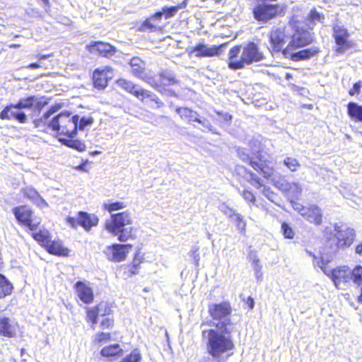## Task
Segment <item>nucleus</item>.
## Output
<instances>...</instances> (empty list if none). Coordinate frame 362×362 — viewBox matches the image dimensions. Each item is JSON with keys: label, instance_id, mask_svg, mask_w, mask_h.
<instances>
[{"label": "nucleus", "instance_id": "23", "mask_svg": "<svg viewBox=\"0 0 362 362\" xmlns=\"http://www.w3.org/2000/svg\"><path fill=\"white\" fill-rule=\"evenodd\" d=\"M145 262V254L138 249L134 254L132 260L130 263L124 266V274L132 277L139 274L141 269V264Z\"/></svg>", "mask_w": 362, "mask_h": 362}, {"label": "nucleus", "instance_id": "19", "mask_svg": "<svg viewBox=\"0 0 362 362\" xmlns=\"http://www.w3.org/2000/svg\"><path fill=\"white\" fill-rule=\"evenodd\" d=\"M164 27L160 13L156 11L139 23L137 30L143 33H162Z\"/></svg>", "mask_w": 362, "mask_h": 362}, {"label": "nucleus", "instance_id": "10", "mask_svg": "<svg viewBox=\"0 0 362 362\" xmlns=\"http://www.w3.org/2000/svg\"><path fill=\"white\" fill-rule=\"evenodd\" d=\"M147 83L161 94H166L171 97L177 96L170 87L179 85L180 81L174 74L168 71H163L156 76L151 75Z\"/></svg>", "mask_w": 362, "mask_h": 362}, {"label": "nucleus", "instance_id": "30", "mask_svg": "<svg viewBox=\"0 0 362 362\" xmlns=\"http://www.w3.org/2000/svg\"><path fill=\"white\" fill-rule=\"evenodd\" d=\"M129 65L131 71L135 76L142 79L146 83L148 82V78H150L151 75L148 74L145 68V63L143 60L139 57H132L130 59Z\"/></svg>", "mask_w": 362, "mask_h": 362}, {"label": "nucleus", "instance_id": "1", "mask_svg": "<svg viewBox=\"0 0 362 362\" xmlns=\"http://www.w3.org/2000/svg\"><path fill=\"white\" fill-rule=\"evenodd\" d=\"M208 313L214 321V328L203 329L206 337V352L216 362H226L233 356L235 349L233 333L235 324L230 319L232 307L229 301L209 305Z\"/></svg>", "mask_w": 362, "mask_h": 362}, {"label": "nucleus", "instance_id": "46", "mask_svg": "<svg viewBox=\"0 0 362 362\" xmlns=\"http://www.w3.org/2000/svg\"><path fill=\"white\" fill-rule=\"evenodd\" d=\"M281 232L284 237L286 239H293L295 236V232L293 228L286 222L281 223Z\"/></svg>", "mask_w": 362, "mask_h": 362}, {"label": "nucleus", "instance_id": "57", "mask_svg": "<svg viewBox=\"0 0 362 362\" xmlns=\"http://www.w3.org/2000/svg\"><path fill=\"white\" fill-rule=\"evenodd\" d=\"M52 56H53V53H49V54H38L36 56V58L38 60H43V59H47L49 57H51Z\"/></svg>", "mask_w": 362, "mask_h": 362}, {"label": "nucleus", "instance_id": "3", "mask_svg": "<svg viewBox=\"0 0 362 362\" xmlns=\"http://www.w3.org/2000/svg\"><path fill=\"white\" fill-rule=\"evenodd\" d=\"M264 55L259 50L258 46L253 42L245 45H237L228 52V66L233 70L243 69L245 66L259 62Z\"/></svg>", "mask_w": 362, "mask_h": 362}, {"label": "nucleus", "instance_id": "41", "mask_svg": "<svg viewBox=\"0 0 362 362\" xmlns=\"http://www.w3.org/2000/svg\"><path fill=\"white\" fill-rule=\"evenodd\" d=\"M351 281L356 285H362V266L357 264L351 269Z\"/></svg>", "mask_w": 362, "mask_h": 362}, {"label": "nucleus", "instance_id": "56", "mask_svg": "<svg viewBox=\"0 0 362 362\" xmlns=\"http://www.w3.org/2000/svg\"><path fill=\"white\" fill-rule=\"evenodd\" d=\"M42 64L40 63H37V62L30 63L26 66V68L30 69H39V68H42Z\"/></svg>", "mask_w": 362, "mask_h": 362}, {"label": "nucleus", "instance_id": "7", "mask_svg": "<svg viewBox=\"0 0 362 362\" xmlns=\"http://www.w3.org/2000/svg\"><path fill=\"white\" fill-rule=\"evenodd\" d=\"M238 156L242 161L249 165L263 178L270 180L274 177L275 168L273 163L265 158L262 151L250 153L243 149L238 151Z\"/></svg>", "mask_w": 362, "mask_h": 362}, {"label": "nucleus", "instance_id": "9", "mask_svg": "<svg viewBox=\"0 0 362 362\" xmlns=\"http://www.w3.org/2000/svg\"><path fill=\"white\" fill-rule=\"evenodd\" d=\"M267 37V49L271 54L281 53L284 57L289 54V35L285 27H272L268 32Z\"/></svg>", "mask_w": 362, "mask_h": 362}, {"label": "nucleus", "instance_id": "16", "mask_svg": "<svg viewBox=\"0 0 362 362\" xmlns=\"http://www.w3.org/2000/svg\"><path fill=\"white\" fill-rule=\"evenodd\" d=\"M112 74L113 69L110 66L95 69L91 76L93 86L97 90H104L112 78Z\"/></svg>", "mask_w": 362, "mask_h": 362}, {"label": "nucleus", "instance_id": "24", "mask_svg": "<svg viewBox=\"0 0 362 362\" xmlns=\"http://www.w3.org/2000/svg\"><path fill=\"white\" fill-rule=\"evenodd\" d=\"M16 109H18L16 107V104L6 105L0 112V119L2 120L15 119L21 124L25 123L28 120L25 113L21 111H16Z\"/></svg>", "mask_w": 362, "mask_h": 362}, {"label": "nucleus", "instance_id": "40", "mask_svg": "<svg viewBox=\"0 0 362 362\" xmlns=\"http://www.w3.org/2000/svg\"><path fill=\"white\" fill-rule=\"evenodd\" d=\"M116 83L122 89L132 95H133L134 91H135L138 86L132 81L122 78H118L116 81Z\"/></svg>", "mask_w": 362, "mask_h": 362}, {"label": "nucleus", "instance_id": "27", "mask_svg": "<svg viewBox=\"0 0 362 362\" xmlns=\"http://www.w3.org/2000/svg\"><path fill=\"white\" fill-rule=\"evenodd\" d=\"M295 49H290L289 54L286 55L285 57L291 59L293 62H300L311 59L317 56L320 52L318 47H311L309 48L300 49L294 52Z\"/></svg>", "mask_w": 362, "mask_h": 362}, {"label": "nucleus", "instance_id": "17", "mask_svg": "<svg viewBox=\"0 0 362 362\" xmlns=\"http://www.w3.org/2000/svg\"><path fill=\"white\" fill-rule=\"evenodd\" d=\"M132 248V244L113 243L107 247L105 254L109 261L121 262L126 260Z\"/></svg>", "mask_w": 362, "mask_h": 362}, {"label": "nucleus", "instance_id": "54", "mask_svg": "<svg viewBox=\"0 0 362 362\" xmlns=\"http://www.w3.org/2000/svg\"><path fill=\"white\" fill-rule=\"evenodd\" d=\"M244 303L247 305L248 310H252L255 307V301L252 297L248 296L243 300Z\"/></svg>", "mask_w": 362, "mask_h": 362}, {"label": "nucleus", "instance_id": "59", "mask_svg": "<svg viewBox=\"0 0 362 362\" xmlns=\"http://www.w3.org/2000/svg\"><path fill=\"white\" fill-rule=\"evenodd\" d=\"M357 302L358 303H362V286H361V288L360 294L357 297Z\"/></svg>", "mask_w": 362, "mask_h": 362}, {"label": "nucleus", "instance_id": "63", "mask_svg": "<svg viewBox=\"0 0 362 362\" xmlns=\"http://www.w3.org/2000/svg\"><path fill=\"white\" fill-rule=\"evenodd\" d=\"M42 1V3L44 4V5L47 7H49L50 6V3H49V0H41Z\"/></svg>", "mask_w": 362, "mask_h": 362}, {"label": "nucleus", "instance_id": "61", "mask_svg": "<svg viewBox=\"0 0 362 362\" xmlns=\"http://www.w3.org/2000/svg\"><path fill=\"white\" fill-rule=\"evenodd\" d=\"M20 47H21L20 44H16V43H13V44H11L8 45L9 48H13V49H17V48H19Z\"/></svg>", "mask_w": 362, "mask_h": 362}, {"label": "nucleus", "instance_id": "50", "mask_svg": "<svg viewBox=\"0 0 362 362\" xmlns=\"http://www.w3.org/2000/svg\"><path fill=\"white\" fill-rule=\"evenodd\" d=\"M93 122V119L90 117H81L80 119H78V122L77 123V130H83L86 127L90 125Z\"/></svg>", "mask_w": 362, "mask_h": 362}, {"label": "nucleus", "instance_id": "11", "mask_svg": "<svg viewBox=\"0 0 362 362\" xmlns=\"http://www.w3.org/2000/svg\"><path fill=\"white\" fill-rule=\"evenodd\" d=\"M12 212L18 224L33 233L40 226L41 218L35 216L34 211L28 205L16 206Z\"/></svg>", "mask_w": 362, "mask_h": 362}, {"label": "nucleus", "instance_id": "55", "mask_svg": "<svg viewBox=\"0 0 362 362\" xmlns=\"http://www.w3.org/2000/svg\"><path fill=\"white\" fill-rule=\"evenodd\" d=\"M354 252L358 257H362V241L357 243L354 247Z\"/></svg>", "mask_w": 362, "mask_h": 362}, {"label": "nucleus", "instance_id": "52", "mask_svg": "<svg viewBox=\"0 0 362 362\" xmlns=\"http://www.w3.org/2000/svg\"><path fill=\"white\" fill-rule=\"evenodd\" d=\"M262 193L272 202H274V199L277 196V194L269 187H264Z\"/></svg>", "mask_w": 362, "mask_h": 362}, {"label": "nucleus", "instance_id": "31", "mask_svg": "<svg viewBox=\"0 0 362 362\" xmlns=\"http://www.w3.org/2000/svg\"><path fill=\"white\" fill-rule=\"evenodd\" d=\"M100 354L108 361H113L122 356L124 351L119 344H112L102 348Z\"/></svg>", "mask_w": 362, "mask_h": 362}, {"label": "nucleus", "instance_id": "2", "mask_svg": "<svg viewBox=\"0 0 362 362\" xmlns=\"http://www.w3.org/2000/svg\"><path fill=\"white\" fill-rule=\"evenodd\" d=\"M78 115H73L71 112L63 111L52 117V130L56 132L58 140L65 146L82 151L85 144L75 139L77 134Z\"/></svg>", "mask_w": 362, "mask_h": 362}, {"label": "nucleus", "instance_id": "37", "mask_svg": "<svg viewBox=\"0 0 362 362\" xmlns=\"http://www.w3.org/2000/svg\"><path fill=\"white\" fill-rule=\"evenodd\" d=\"M118 334V332H104L100 331L95 334L94 339L93 340V342L94 344L96 345H102L103 344H106L107 342H110V341L115 340L116 338L115 336H116Z\"/></svg>", "mask_w": 362, "mask_h": 362}, {"label": "nucleus", "instance_id": "32", "mask_svg": "<svg viewBox=\"0 0 362 362\" xmlns=\"http://www.w3.org/2000/svg\"><path fill=\"white\" fill-rule=\"evenodd\" d=\"M132 95L143 103L148 100L153 102L156 105L157 107H161L163 106V103L155 93L148 90L139 88V86H137L135 91H134Z\"/></svg>", "mask_w": 362, "mask_h": 362}, {"label": "nucleus", "instance_id": "49", "mask_svg": "<svg viewBox=\"0 0 362 362\" xmlns=\"http://www.w3.org/2000/svg\"><path fill=\"white\" fill-rule=\"evenodd\" d=\"M242 197L243 199L248 203L255 204L256 202V197L255 194L252 192V190L245 189H244L241 193Z\"/></svg>", "mask_w": 362, "mask_h": 362}, {"label": "nucleus", "instance_id": "20", "mask_svg": "<svg viewBox=\"0 0 362 362\" xmlns=\"http://www.w3.org/2000/svg\"><path fill=\"white\" fill-rule=\"evenodd\" d=\"M86 49L90 54L105 58H110L117 52V49L115 46L103 41L91 42L86 46Z\"/></svg>", "mask_w": 362, "mask_h": 362}, {"label": "nucleus", "instance_id": "36", "mask_svg": "<svg viewBox=\"0 0 362 362\" xmlns=\"http://www.w3.org/2000/svg\"><path fill=\"white\" fill-rule=\"evenodd\" d=\"M274 185L279 189L289 192L294 197L299 196L302 192L301 186L298 182H286V184L274 182Z\"/></svg>", "mask_w": 362, "mask_h": 362}, {"label": "nucleus", "instance_id": "28", "mask_svg": "<svg viewBox=\"0 0 362 362\" xmlns=\"http://www.w3.org/2000/svg\"><path fill=\"white\" fill-rule=\"evenodd\" d=\"M18 325L6 316L0 317V337L14 338L17 335Z\"/></svg>", "mask_w": 362, "mask_h": 362}, {"label": "nucleus", "instance_id": "58", "mask_svg": "<svg viewBox=\"0 0 362 362\" xmlns=\"http://www.w3.org/2000/svg\"><path fill=\"white\" fill-rule=\"evenodd\" d=\"M288 23L291 27H293L294 25L298 23V21L296 19V16H292L291 19L288 21Z\"/></svg>", "mask_w": 362, "mask_h": 362}, {"label": "nucleus", "instance_id": "47", "mask_svg": "<svg viewBox=\"0 0 362 362\" xmlns=\"http://www.w3.org/2000/svg\"><path fill=\"white\" fill-rule=\"evenodd\" d=\"M235 217L234 222L238 229L240 232H244L246 229V222L243 219V217L237 213H233V215Z\"/></svg>", "mask_w": 362, "mask_h": 362}, {"label": "nucleus", "instance_id": "38", "mask_svg": "<svg viewBox=\"0 0 362 362\" xmlns=\"http://www.w3.org/2000/svg\"><path fill=\"white\" fill-rule=\"evenodd\" d=\"M347 113L349 117L355 122H362V105L354 102H350L347 105Z\"/></svg>", "mask_w": 362, "mask_h": 362}, {"label": "nucleus", "instance_id": "13", "mask_svg": "<svg viewBox=\"0 0 362 362\" xmlns=\"http://www.w3.org/2000/svg\"><path fill=\"white\" fill-rule=\"evenodd\" d=\"M332 37L335 43L334 52L336 54H342L355 46V42L350 39L349 30L344 26L334 25L332 27Z\"/></svg>", "mask_w": 362, "mask_h": 362}, {"label": "nucleus", "instance_id": "48", "mask_svg": "<svg viewBox=\"0 0 362 362\" xmlns=\"http://www.w3.org/2000/svg\"><path fill=\"white\" fill-rule=\"evenodd\" d=\"M250 174V183L253 185L255 187L259 189L264 187L262 180L256 174L252 172H249Z\"/></svg>", "mask_w": 362, "mask_h": 362}, {"label": "nucleus", "instance_id": "15", "mask_svg": "<svg viewBox=\"0 0 362 362\" xmlns=\"http://www.w3.org/2000/svg\"><path fill=\"white\" fill-rule=\"evenodd\" d=\"M226 45V43H222L218 45L209 46L204 40H202L194 46L189 48L187 52L190 57L194 56L197 58L212 57L220 55L222 52V49Z\"/></svg>", "mask_w": 362, "mask_h": 362}, {"label": "nucleus", "instance_id": "6", "mask_svg": "<svg viewBox=\"0 0 362 362\" xmlns=\"http://www.w3.org/2000/svg\"><path fill=\"white\" fill-rule=\"evenodd\" d=\"M256 1L251 12L255 20L257 22L267 23L279 17L284 16L287 6L283 4L269 3L278 0H253Z\"/></svg>", "mask_w": 362, "mask_h": 362}, {"label": "nucleus", "instance_id": "43", "mask_svg": "<svg viewBox=\"0 0 362 362\" xmlns=\"http://www.w3.org/2000/svg\"><path fill=\"white\" fill-rule=\"evenodd\" d=\"M22 193L23 197L31 200V201H35L38 199H41V197L38 192L32 187H27L22 189Z\"/></svg>", "mask_w": 362, "mask_h": 362}, {"label": "nucleus", "instance_id": "60", "mask_svg": "<svg viewBox=\"0 0 362 362\" xmlns=\"http://www.w3.org/2000/svg\"><path fill=\"white\" fill-rule=\"evenodd\" d=\"M198 251H199V248L198 247H194L192 250V255L193 257H196V256H198Z\"/></svg>", "mask_w": 362, "mask_h": 362}, {"label": "nucleus", "instance_id": "44", "mask_svg": "<svg viewBox=\"0 0 362 362\" xmlns=\"http://www.w3.org/2000/svg\"><path fill=\"white\" fill-rule=\"evenodd\" d=\"M127 206V204L124 202L117 201L114 202H110L107 204H105L103 206L104 209L107 210L108 212L111 213L112 211H116L119 210H122Z\"/></svg>", "mask_w": 362, "mask_h": 362}, {"label": "nucleus", "instance_id": "12", "mask_svg": "<svg viewBox=\"0 0 362 362\" xmlns=\"http://www.w3.org/2000/svg\"><path fill=\"white\" fill-rule=\"evenodd\" d=\"M356 238V230L347 225L334 226V246L337 250H346L350 247Z\"/></svg>", "mask_w": 362, "mask_h": 362}, {"label": "nucleus", "instance_id": "21", "mask_svg": "<svg viewBox=\"0 0 362 362\" xmlns=\"http://www.w3.org/2000/svg\"><path fill=\"white\" fill-rule=\"evenodd\" d=\"M62 107L60 104H55L51 106L42 115L35 119L33 123L35 127L39 128L41 131L47 132L49 130H52V119H49L50 117L57 112Z\"/></svg>", "mask_w": 362, "mask_h": 362}, {"label": "nucleus", "instance_id": "33", "mask_svg": "<svg viewBox=\"0 0 362 362\" xmlns=\"http://www.w3.org/2000/svg\"><path fill=\"white\" fill-rule=\"evenodd\" d=\"M187 4L188 1L184 0L175 6H163L161 10L156 11L160 13L161 18L163 17L165 19H169L174 17L180 9L186 8Z\"/></svg>", "mask_w": 362, "mask_h": 362}, {"label": "nucleus", "instance_id": "22", "mask_svg": "<svg viewBox=\"0 0 362 362\" xmlns=\"http://www.w3.org/2000/svg\"><path fill=\"white\" fill-rule=\"evenodd\" d=\"M327 276L338 287L339 284L348 283L351 281V269L346 265L338 266L332 269L327 274Z\"/></svg>", "mask_w": 362, "mask_h": 362}, {"label": "nucleus", "instance_id": "14", "mask_svg": "<svg viewBox=\"0 0 362 362\" xmlns=\"http://www.w3.org/2000/svg\"><path fill=\"white\" fill-rule=\"evenodd\" d=\"M65 220L72 228L76 229L81 226L86 232H89L92 228L96 227L99 223V218L97 215L83 211H78L76 217L67 216Z\"/></svg>", "mask_w": 362, "mask_h": 362}, {"label": "nucleus", "instance_id": "39", "mask_svg": "<svg viewBox=\"0 0 362 362\" xmlns=\"http://www.w3.org/2000/svg\"><path fill=\"white\" fill-rule=\"evenodd\" d=\"M325 17L323 13H319L316 8H313L308 14L305 21H308L309 28H313L317 22H322Z\"/></svg>", "mask_w": 362, "mask_h": 362}, {"label": "nucleus", "instance_id": "62", "mask_svg": "<svg viewBox=\"0 0 362 362\" xmlns=\"http://www.w3.org/2000/svg\"><path fill=\"white\" fill-rule=\"evenodd\" d=\"M292 78H293V75H292V74H291V73H286V74H285V78H286V80H290V79H291Z\"/></svg>", "mask_w": 362, "mask_h": 362}, {"label": "nucleus", "instance_id": "45", "mask_svg": "<svg viewBox=\"0 0 362 362\" xmlns=\"http://www.w3.org/2000/svg\"><path fill=\"white\" fill-rule=\"evenodd\" d=\"M284 164L291 170L296 171L300 167L298 160L292 157H287L284 160Z\"/></svg>", "mask_w": 362, "mask_h": 362}, {"label": "nucleus", "instance_id": "29", "mask_svg": "<svg viewBox=\"0 0 362 362\" xmlns=\"http://www.w3.org/2000/svg\"><path fill=\"white\" fill-rule=\"evenodd\" d=\"M48 104L47 100H37L35 95H30L25 98L20 99L16 107L18 109H32L37 108L38 110H42Z\"/></svg>", "mask_w": 362, "mask_h": 362}, {"label": "nucleus", "instance_id": "34", "mask_svg": "<svg viewBox=\"0 0 362 362\" xmlns=\"http://www.w3.org/2000/svg\"><path fill=\"white\" fill-rule=\"evenodd\" d=\"M176 112L181 119L187 121L189 123L196 122L199 124L204 125V122L198 117V113L187 107H177Z\"/></svg>", "mask_w": 362, "mask_h": 362}, {"label": "nucleus", "instance_id": "4", "mask_svg": "<svg viewBox=\"0 0 362 362\" xmlns=\"http://www.w3.org/2000/svg\"><path fill=\"white\" fill-rule=\"evenodd\" d=\"M133 223L131 213L128 211L111 214L109 221L105 223V228L117 237L121 243L133 240L136 238V228L129 226Z\"/></svg>", "mask_w": 362, "mask_h": 362}, {"label": "nucleus", "instance_id": "42", "mask_svg": "<svg viewBox=\"0 0 362 362\" xmlns=\"http://www.w3.org/2000/svg\"><path fill=\"white\" fill-rule=\"evenodd\" d=\"M142 356L138 348L133 349L132 351L124 357L120 362H141Z\"/></svg>", "mask_w": 362, "mask_h": 362}, {"label": "nucleus", "instance_id": "25", "mask_svg": "<svg viewBox=\"0 0 362 362\" xmlns=\"http://www.w3.org/2000/svg\"><path fill=\"white\" fill-rule=\"evenodd\" d=\"M74 288L79 299L85 304L89 305L94 301V293L91 287L84 281H76Z\"/></svg>", "mask_w": 362, "mask_h": 362}, {"label": "nucleus", "instance_id": "53", "mask_svg": "<svg viewBox=\"0 0 362 362\" xmlns=\"http://www.w3.org/2000/svg\"><path fill=\"white\" fill-rule=\"evenodd\" d=\"M362 87V81H358L354 83L353 87L349 90V95L350 96H354L355 95H358L360 93L361 88Z\"/></svg>", "mask_w": 362, "mask_h": 362}, {"label": "nucleus", "instance_id": "35", "mask_svg": "<svg viewBox=\"0 0 362 362\" xmlns=\"http://www.w3.org/2000/svg\"><path fill=\"white\" fill-rule=\"evenodd\" d=\"M13 286L10 280L3 274L0 273V299L12 294Z\"/></svg>", "mask_w": 362, "mask_h": 362}, {"label": "nucleus", "instance_id": "5", "mask_svg": "<svg viewBox=\"0 0 362 362\" xmlns=\"http://www.w3.org/2000/svg\"><path fill=\"white\" fill-rule=\"evenodd\" d=\"M85 310L86 320L92 327L98 323L99 317H102L99 327L103 331L112 329L115 327V318L110 317L113 314L112 307L108 302L100 301L94 306L86 307Z\"/></svg>", "mask_w": 362, "mask_h": 362}, {"label": "nucleus", "instance_id": "8", "mask_svg": "<svg viewBox=\"0 0 362 362\" xmlns=\"http://www.w3.org/2000/svg\"><path fill=\"white\" fill-rule=\"evenodd\" d=\"M31 236L50 255L57 257H69L70 255V249L64 245L62 240H52L51 234L47 230L33 232L31 233Z\"/></svg>", "mask_w": 362, "mask_h": 362}, {"label": "nucleus", "instance_id": "51", "mask_svg": "<svg viewBox=\"0 0 362 362\" xmlns=\"http://www.w3.org/2000/svg\"><path fill=\"white\" fill-rule=\"evenodd\" d=\"M216 114L219 117V120L223 123H230L233 116L228 112L216 111Z\"/></svg>", "mask_w": 362, "mask_h": 362}, {"label": "nucleus", "instance_id": "26", "mask_svg": "<svg viewBox=\"0 0 362 362\" xmlns=\"http://www.w3.org/2000/svg\"><path fill=\"white\" fill-rule=\"evenodd\" d=\"M301 216L310 223L320 226L322 223V214L320 207L315 204L309 205L301 209Z\"/></svg>", "mask_w": 362, "mask_h": 362}, {"label": "nucleus", "instance_id": "18", "mask_svg": "<svg viewBox=\"0 0 362 362\" xmlns=\"http://www.w3.org/2000/svg\"><path fill=\"white\" fill-rule=\"evenodd\" d=\"M315 40L313 33L299 28L295 30L289 40V50L297 49L311 45Z\"/></svg>", "mask_w": 362, "mask_h": 362}, {"label": "nucleus", "instance_id": "64", "mask_svg": "<svg viewBox=\"0 0 362 362\" xmlns=\"http://www.w3.org/2000/svg\"><path fill=\"white\" fill-rule=\"evenodd\" d=\"M312 107V105H310L309 106H308V108H310Z\"/></svg>", "mask_w": 362, "mask_h": 362}]
</instances>
